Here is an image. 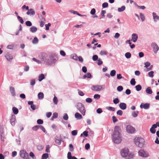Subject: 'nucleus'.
<instances>
[{
    "mask_svg": "<svg viewBox=\"0 0 159 159\" xmlns=\"http://www.w3.org/2000/svg\"><path fill=\"white\" fill-rule=\"evenodd\" d=\"M120 127L119 126H116L112 135L113 141L116 143H120L122 140L119 130Z\"/></svg>",
    "mask_w": 159,
    "mask_h": 159,
    "instance_id": "nucleus-1",
    "label": "nucleus"
},
{
    "mask_svg": "<svg viewBox=\"0 0 159 159\" xmlns=\"http://www.w3.org/2000/svg\"><path fill=\"white\" fill-rule=\"evenodd\" d=\"M120 155L123 158L127 157L126 159H130L133 158L134 155L132 153H129V151L127 148H124L122 149L120 151Z\"/></svg>",
    "mask_w": 159,
    "mask_h": 159,
    "instance_id": "nucleus-2",
    "label": "nucleus"
},
{
    "mask_svg": "<svg viewBox=\"0 0 159 159\" xmlns=\"http://www.w3.org/2000/svg\"><path fill=\"white\" fill-rule=\"evenodd\" d=\"M134 141L136 145L140 148H142L144 145V140L142 138H136L134 139Z\"/></svg>",
    "mask_w": 159,
    "mask_h": 159,
    "instance_id": "nucleus-3",
    "label": "nucleus"
},
{
    "mask_svg": "<svg viewBox=\"0 0 159 159\" xmlns=\"http://www.w3.org/2000/svg\"><path fill=\"white\" fill-rule=\"evenodd\" d=\"M76 107L83 116L85 115L86 110L84 105L82 103H78L76 105Z\"/></svg>",
    "mask_w": 159,
    "mask_h": 159,
    "instance_id": "nucleus-4",
    "label": "nucleus"
},
{
    "mask_svg": "<svg viewBox=\"0 0 159 159\" xmlns=\"http://www.w3.org/2000/svg\"><path fill=\"white\" fill-rule=\"evenodd\" d=\"M51 55H48V54L43 53L41 57V59L45 63L48 65L49 63V59L50 58Z\"/></svg>",
    "mask_w": 159,
    "mask_h": 159,
    "instance_id": "nucleus-5",
    "label": "nucleus"
},
{
    "mask_svg": "<svg viewBox=\"0 0 159 159\" xmlns=\"http://www.w3.org/2000/svg\"><path fill=\"white\" fill-rule=\"evenodd\" d=\"M105 88L104 85H94L92 87V90L93 91H98L104 89Z\"/></svg>",
    "mask_w": 159,
    "mask_h": 159,
    "instance_id": "nucleus-6",
    "label": "nucleus"
},
{
    "mask_svg": "<svg viewBox=\"0 0 159 159\" xmlns=\"http://www.w3.org/2000/svg\"><path fill=\"white\" fill-rule=\"evenodd\" d=\"M20 155L21 157L24 159H29V154L25 150H22L20 152Z\"/></svg>",
    "mask_w": 159,
    "mask_h": 159,
    "instance_id": "nucleus-7",
    "label": "nucleus"
},
{
    "mask_svg": "<svg viewBox=\"0 0 159 159\" xmlns=\"http://www.w3.org/2000/svg\"><path fill=\"white\" fill-rule=\"evenodd\" d=\"M126 130L127 132L129 134H133L135 131L134 127L130 125H128L126 127Z\"/></svg>",
    "mask_w": 159,
    "mask_h": 159,
    "instance_id": "nucleus-8",
    "label": "nucleus"
},
{
    "mask_svg": "<svg viewBox=\"0 0 159 159\" xmlns=\"http://www.w3.org/2000/svg\"><path fill=\"white\" fill-rule=\"evenodd\" d=\"M138 153L139 156L143 157H148V154L147 152L143 149L139 150Z\"/></svg>",
    "mask_w": 159,
    "mask_h": 159,
    "instance_id": "nucleus-9",
    "label": "nucleus"
},
{
    "mask_svg": "<svg viewBox=\"0 0 159 159\" xmlns=\"http://www.w3.org/2000/svg\"><path fill=\"white\" fill-rule=\"evenodd\" d=\"M151 46L153 48L154 53L156 54L159 49V47L155 43H152L151 44Z\"/></svg>",
    "mask_w": 159,
    "mask_h": 159,
    "instance_id": "nucleus-10",
    "label": "nucleus"
},
{
    "mask_svg": "<svg viewBox=\"0 0 159 159\" xmlns=\"http://www.w3.org/2000/svg\"><path fill=\"white\" fill-rule=\"evenodd\" d=\"M150 104L149 103H142L140 106L141 108H144L145 109H148L149 108Z\"/></svg>",
    "mask_w": 159,
    "mask_h": 159,
    "instance_id": "nucleus-11",
    "label": "nucleus"
},
{
    "mask_svg": "<svg viewBox=\"0 0 159 159\" xmlns=\"http://www.w3.org/2000/svg\"><path fill=\"white\" fill-rule=\"evenodd\" d=\"M16 121V117L14 115H12L11 118L10 119V122L12 125L14 126L15 125Z\"/></svg>",
    "mask_w": 159,
    "mask_h": 159,
    "instance_id": "nucleus-12",
    "label": "nucleus"
},
{
    "mask_svg": "<svg viewBox=\"0 0 159 159\" xmlns=\"http://www.w3.org/2000/svg\"><path fill=\"white\" fill-rule=\"evenodd\" d=\"M50 58L49 62L50 63H48V65H52L53 64H54L56 61V59L54 58L51 55V57Z\"/></svg>",
    "mask_w": 159,
    "mask_h": 159,
    "instance_id": "nucleus-13",
    "label": "nucleus"
},
{
    "mask_svg": "<svg viewBox=\"0 0 159 159\" xmlns=\"http://www.w3.org/2000/svg\"><path fill=\"white\" fill-rule=\"evenodd\" d=\"M5 56L7 60L9 61H11L13 59V57L11 54L9 52L7 53L5 55Z\"/></svg>",
    "mask_w": 159,
    "mask_h": 159,
    "instance_id": "nucleus-14",
    "label": "nucleus"
},
{
    "mask_svg": "<svg viewBox=\"0 0 159 159\" xmlns=\"http://www.w3.org/2000/svg\"><path fill=\"white\" fill-rule=\"evenodd\" d=\"M119 106L120 108L123 110H125L126 108V104L124 102H121L120 103Z\"/></svg>",
    "mask_w": 159,
    "mask_h": 159,
    "instance_id": "nucleus-15",
    "label": "nucleus"
},
{
    "mask_svg": "<svg viewBox=\"0 0 159 159\" xmlns=\"http://www.w3.org/2000/svg\"><path fill=\"white\" fill-rule=\"evenodd\" d=\"M45 20L44 18L43 17H41V18L39 20V22L40 23V25L41 27H43L45 24Z\"/></svg>",
    "mask_w": 159,
    "mask_h": 159,
    "instance_id": "nucleus-16",
    "label": "nucleus"
},
{
    "mask_svg": "<svg viewBox=\"0 0 159 159\" xmlns=\"http://www.w3.org/2000/svg\"><path fill=\"white\" fill-rule=\"evenodd\" d=\"M28 11L26 12V14L27 15H34L35 14V12L33 10V9H30L28 10Z\"/></svg>",
    "mask_w": 159,
    "mask_h": 159,
    "instance_id": "nucleus-17",
    "label": "nucleus"
},
{
    "mask_svg": "<svg viewBox=\"0 0 159 159\" xmlns=\"http://www.w3.org/2000/svg\"><path fill=\"white\" fill-rule=\"evenodd\" d=\"M75 117L77 120H80L82 118V116L80 113L78 112H76L75 115Z\"/></svg>",
    "mask_w": 159,
    "mask_h": 159,
    "instance_id": "nucleus-18",
    "label": "nucleus"
},
{
    "mask_svg": "<svg viewBox=\"0 0 159 159\" xmlns=\"http://www.w3.org/2000/svg\"><path fill=\"white\" fill-rule=\"evenodd\" d=\"M92 76L90 73H87V74L84 75L83 76V79H85L86 78H92Z\"/></svg>",
    "mask_w": 159,
    "mask_h": 159,
    "instance_id": "nucleus-19",
    "label": "nucleus"
},
{
    "mask_svg": "<svg viewBox=\"0 0 159 159\" xmlns=\"http://www.w3.org/2000/svg\"><path fill=\"white\" fill-rule=\"evenodd\" d=\"M10 91L11 94V95L14 96L15 95V92L14 88L12 87H11L10 88Z\"/></svg>",
    "mask_w": 159,
    "mask_h": 159,
    "instance_id": "nucleus-20",
    "label": "nucleus"
},
{
    "mask_svg": "<svg viewBox=\"0 0 159 159\" xmlns=\"http://www.w3.org/2000/svg\"><path fill=\"white\" fill-rule=\"evenodd\" d=\"M146 92L148 94H151L152 93V90L150 87H148L146 89Z\"/></svg>",
    "mask_w": 159,
    "mask_h": 159,
    "instance_id": "nucleus-21",
    "label": "nucleus"
},
{
    "mask_svg": "<svg viewBox=\"0 0 159 159\" xmlns=\"http://www.w3.org/2000/svg\"><path fill=\"white\" fill-rule=\"evenodd\" d=\"M152 14L153 19L155 21H157L158 20H159V16L156 15V13L153 12Z\"/></svg>",
    "mask_w": 159,
    "mask_h": 159,
    "instance_id": "nucleus-22",
    "label": "nucleus"
},
{
    "mask_svg": "<svg viewBox=\"0 0 159 159\" xmlns=\"http://www.w3.org/2000/svg\"><path fill=\"white\" fill-rule=\"evenodd\" d=\"M70 56L71 58H72L75 61H77L78 60V57L76 54H72Z\"/></svg>",
    "mask_w": 159,
    "mask_h": 159,
    "instance_id": "nucleus-23",
    "label": "nucleus"
},
{
    "mask_svg": "<svg viewBox=\"0 0 159 159\" xmlns=\"http://www.w3.org/2000/svg\"><path fill=\"white\" fill-rule=\"evenodd\" d=\"M12 110L13 112V113L14 114L16 115L18 114V108H17L14 107H12Z\"/></svg>",
    "mask_w": 159,
    "mask_h": 159,
    "instance_id": "nucleus-24",
    "label": "nucleus"
},
{
    "mask_svg": "<svg viewBox=\"0 0 159 159\" xmlns=\"http://www.w3.org/2000/svg\"><path fill=\"white\" fill-rule=\"evenodd\" d=\"M45 78V76L43 74H41L40 75L39 77V82L42 81V80Z\"/></svg>",
    "mask_w": 159,
    "mask_h": 159,
    "instance_id": "nucleus-25",
    "label": "nucleus"
},
{
    "mask_svg": "<svg viewBox=\"0 0 159 159\" xmlns=\"http://www.w3.org/2000/svg\"><path fill=\"white\" fill-rule=\"evenodd\" d=\"M38 125L39 129H40L45 134H46L47 133V132L46 131L45 129L42 125Z\"/></svg>",
    "mask_w": 159,
    "mask_h": 159,
    "instance_id": "nucleus-26",
    "label": "nucleus"
},
{
    "mask_svg": "<svg viewBox=\"0 0 159 159\" xmlns=\"http://www.w3.org/2000/svg\"><path fill=\"white\" fill-rule=\"evenodd\" d=\"M38 98L39 99H42L44 98V94L43 93L40 92L38 94Z\"/></svg>",
    "mask_w": 159,
    "mask_h": 159,
    "instance_id": "nucleus-27",
    "label": "nucleus"
},
{
    "mask_svg": "<svg viewBox=\"0 0 159 159\" xmlns=\"http://www.w3.org/2000/svg\"><path fill=\"white\" fill-rule=\"evenodd\" d=\"M57 138L58 137L57 136H56L55 137V142L57 144H58V145H60L61 144V139H58Z\"/></svg>",
    "mask_w": 159,
    "mask_h": 159,
    "instance_id": "nucleus-28",
    "label": "nucleus"
},
{
    "mask_svg": "<svg viewBox=\"0 0 159 159\" xmlns=\"http://www.w3.org/2000/svg\"><path fill=\"white\" fill-rule=\"evenodd\" d=\"M49 155L47 153H45L43 154L42 157V159H47Z\"/></svg>",
    "mask_w": 159,
    "mask_h": 159,
    "instance_id": "nucleus-29",
    "label": "nucleus"
},
{
    "mask_svg": "<svg viewBox=\"0 0 159 159\" xmlns=\"http://www.w3.org/2000/svg\"><path fill=\"white\" fill-rule=\"evenodd\" d=\"M135 88L137 91H139L142 89V86L140 84H138L135 86Z\"/></svg>",
    "mask_w": 159,
    "mask_h": 159,
    "instance_id": "nucleus-30",
    "label": "nucleus"
},
{
    "mask_svg": "<svg viewBox=\"0 0 159 159\" xmlns=\"http://www.w3.org/2000/svg\"><path fill=\"white\" fill-rule=\"evenodd\" d=\"M138 113L139 111H134L132 114V115L133 117L134 118L136 117L137 116Z\"/></svg>",
    "mask_w": 159,
    "mask_h": 159,
    "instance_id": "nucleus-31",
    "label": "nucleus"
},
{
    "mask_svg": "<svg viewBox=\"0 0 159 159\" xmlns=\"http://www.w3.org/2000/svg\"><path fill=\"white\" fill-rule=\"evenodd\" d=\"M116 71L115 70H111L110 73V75L112 77L115 76L116 74Z\"/></svg>",
    "mask_w": 159,
    "mask_h": 159,
    "instance_id": "nucleus-32",
    "label": "nucleus"
},
{
    "mask_svg": "<svg viewBox=\"0 0 159 159\" xmlns=\"http://www.w3.org/2000/svg\"><path fill=\"white\" fill-rule=\"evenodd\" d=\"M37 28L35 26H32L30 28V30L33 33L35 32L37 30Z\"/></svg>",
    "mask_w": 159,
    "mask_h": 159,
    "instance_id": "nucleus-33",
    "label": "nucleus"
},
{
    "mask_svg": "<svg viewBox=\"0 0 159 159\" xmlns=\"http://www.w3.org/2000/svg\"><path fill=\"white\" fill-rule=\"evenodd\" d=\"M125 56L127 58L129 59L131 57V55L130 52H127L125 54Z\"/></svg>",
    "mask_w": 159,
    "mask_h": 159,
    "instance_id": "nucleus-34",
    "label": "nucleus"
},
{
    "mask_svg": "<svg viewBox=\"0 0 159 159\" xmlns=\"http://www.w3.org/2000/svg\"><path fill=\"white\" fill-rule=\"evenodd\" d=\"M138 38V35L136 34H132V39L133 40H137Z\"/></svg>",
    "mask_w": 159,
    "mask_h": 159,
    "instance_id": "nucleus-35",
    "label": "nucleus"
},
{
    "mask_svg": "<svg viewBox=\"0 0 159 159\" xmlns=\"http://www.w3.org/2000/svg\"><path fill=\"white\" fill-rule=\"evenodd\" d=\"M106 109L108 110L111 111H114L115 110V108L111 107H107Z\"/></svg>",
    "mask_w": 159,
    "mask_h": 159,
    "instance_id": "nucleus-36",
    "label": "nucleus"
},
{
    "mask_svg": "<svg viewBox=\"0 0 159 159\" xmlns=\"http://www.w3.org/2000/svg\"><path fill=\"white\" fill-rule=\"evenodd\" d=\"M130 84L132 85H134L136 84V81L134 78H132L130 81Z\"/></svg>",
    "mask_w": 159,
    "mask_h": 159,
    "instance_id": "nucleus-37",
    "label": "nucleus"
},
{
    "mask_svg": "<svg viewBox=\"0 0 159 159\" xmlns=\"http://www.w3.org/2000/svg\"><path fill=\"white\" fill-rule=\"evenodd\" d=\"M125 6H122L120 8H118V11L119 12H121L124 11L125 9Z\"/></svg>",
    "mask_w": 159,
    "mask_h": 159,
    "instance_id": "nucleus-38",
    "label": "nucleus"
},
{
    "mask_svg": "<svg viewBox=\"0 0 159 159\" xmlns=\"http://www.w3.org/2000/svg\"><path fill=\"white\" fill-rule=\"evenodd\" d=\"M154 71H151L150 72H149L148 73V75L150 77L152 78L153 77L154 75H153L154 73Z\"/></svg>",
    "mask_w": 159,
    "mask_h": 159,
    "instance_id": "nucleus-39",
    "label": "nucleus"
},
{
    "mask_svg": "<svg viewBox=\"0 0 159 159\" xmlns=\"http://www.w3.org/2000/svg\"><path fill=\"white\" fill-rule=\"evenodd\" d=\"M144 64L145 65L144 67H146V68H148V67L151 66L150 63L148 61L145 62Z\"/></svg>",
    "mask_w": 159,
    "mask_h": 159,
    "instance_id": "nucleus-40",
    "label": "nucleus"
},
{
    "mask_svg": "<svg viewBox=\"0 0 159 159\" xmlns=\"http://www.w3.org/2000/svg\"><path fill=\"white\" fill-rule=\"evenodd\" d=\"M117 89L118 91L119 92H121L123 89V87L121 86H119L117 87Z\"/></svg>",
    "mask_w": 159,
    "mask_h": 159,
    "instance_id": "nucleus-41",
    "label": "nucleus"
},
{
    "mask_svg": "<svg viewBox=\"0 0 159 159\" xmlns=\"http://www.w3.org/2000/svg\"><path fill=\"white\" fill-rule=\"evenodd\" d=\"M17 19L18 20H19V21L21 23L23 24L24 23V20L22 19V18L21 17H20L19 16H18Z\"/></svg>",
    "mask_w": 159,
    "mask_h": 159,
    "instance_id": "nucleus-42",
    "label": "nucleus"
},
{
    "mask_svg": "<svg viewBox=\"0 0 159 159\" xmlns=\"http://www.w3.org/2000/svg\"><path fill=\"white\" fill-rule=\"evenodd\" d=\"M58 100L57 97L55 96L53 99V101L54 104H57L58 102Z\"/></svg>",
    "mask_w": 159,
    "mask_h": 159,
    "instance_id": "nucleus-43",
    "label": "nucleus"
},
{
    "mask_svg": "<svg viewBox=\"0 0 159 159\" xmlns=\"http://www.w3.org/2000/svg\"><path fill=\"white\" fill-rule=\"evenodd\" d=\"M78 131L77 130H74L72 131L71 134L73 136H75L77 134Z\"/></svg>",
    "mask_w": 159,
    "mask_h": 159,
    "instance_id": "nucleus-44",
    "label": "nucleus"
},
{
    "mask_svg": "<svg viewBox=\"0 0 159 159\" xmlns=\"http://www.w3.org/2000/svg\"><path fill=\"white\" fill-rule=\"evenodd\" d=\"M35 80L34 79L31 80L30 81V84L31 85L33 86L35 84Z\"/></svg>",
    "mask_w": 159,
    "mask_h": 159,
    "instance_id": "nucleus-45",
    "label": "nucleus"
},
{
    "mask_svg": "<svg viewBox=\"0 0 159 159\" xmlns=\"http://www.w3.org/2000/svg\"><path fill=\"white\" fill-rule=\"evenodd\" d=\"M37 122V124L39 125L42 124L43 122V120L40 119H38Z\"/></svg>",
    "mask_w": 159,
    "mask_h": 159,
    "instance_id": "nucleus-46",
    "label": "nucleus"
},
{
    "mask_svg": "<svg viewBox=\"0 0 159 159\" xmlns=\"http://www.w3.org/2000/svg\"><path fill=\"white\" fill-rule=\"evenodd\" d=\"M100 97V95L98 94H96L94 95L93 98L96 99H98Z\"/></svg>",
    "mask_w": 159,
    "mask_h": 159,
    "instance_id": "nucleus-47",
    "label": "nucleus"
},
{
    "mask_svg": "<svg viewBox=\"0 0 159 159\" xmlns=\"http://www.w3.org/2000/svg\"><path fill=\"white\" fill-rule=\"evenodd\" d=\"M69 150L71 152H73L74 151L73 146L71 144L69 145Z\"/></svg>",
    "mask_w": 159,
    "mask_h": 159,
    "instance_id": "nucleus-48",
    "label": "nucleus"
},
{
    "mask_svg": "<svg viewBox=\"0 0 159 159\" xmlns=\"http://www.w3.org/2000/svg\"><path fill=\"white\" fill-rule=\"evenodd\" d=\"M85 101L88 103H91L92 102V99L90 98H88L85 99Z\"/></svg>",
    "mask_w": 159,
    "mask_h": 159,
    "instance_id": "nucleus-49",
    "label": "nucleus"
},
{
    "mask_svg": "<svg viewBox=\"0 0 159 159\" xmlns=\"http://www.w3.org/2000/svg\"><path fill=\"white\" fill-rule=\"evenodd\" d=\"M92 59L94 61H96L98 60V56L96 55H94L93 56Z\"/></svg>",
    "mask_w": 159,
    "mask_h": 159,
    "instance_id": "nucleus-50",
    "label": "nucleus"
},
{
    "mask_svg": "<svg viewBox=\"0 0 159 159\" xmlns=\"http://www.w3.org/2000/svg\"><path fill=\"white\" fill-rule=\"evenodd\" d=\"M114 103L115 104H117L119 102V100L117 98H116L113 100Z\"/></svg>",
    "mask_w": 159,
    "mask_h": 159,
    "instance_id": "nucleus-51",
    "label": "nucleus"
},
{
    "mask_svg": "<svg viewBox=\"0 0 159 159\" xmlns=\"http://www.w3.org/2000/svg\"><path fill=\"white\" fill-rule=\"evenodd\" d=\"M82 70L83 72L86 73L87 72V67L85 66H84L82 67Z\"/></svg>",
    "mask_w": 159,
    "mask_h": 159,
    "instance_id": "nucleus-52",
    "label": "nucleus"
},
{
    "mask_svg": "<svg viewBox=\"0 0 159 159\" xmlns=\"http://www.w3.org/2000/svg\"><path fill=\"white\" fill-rule=\"evenodd\" d=\"M90 148V145L89 143H86L85 146V148L87 150H88Z\"/></svg>",
    "mask_w": 159,
    "mask_h": 159,
    "instance_id": "nucleus-53",
    "label": "nucleus"
},
{
    "mask_svg": "<svg viewBox=\"0 0 159 159\" xmlns=\"http://www.w3.org/2000/svg\"><path fill=\"white\" fill-rule=\"evenodd\" d=\"M51 25V24L50 23H48L47 24H46L45 26L46 27V30H49V27Z\"/></svg>",
    "mask_w": 159,
    "mask_h": 159,
    "instance_id": "nucleus-54",
    "label": "nucleus"
},
{
    "mask_svg": "<svg viewBox=\"0 0 159 159\" xmlns=\"http://www.w3.org/2000/svg\"><path fill=\"white\" fill-rule=\"evenodd\" d=\"M26 25L28 26H30L32 25V24L31 22L30 21H27L25 22Z\"/></svg>",
    "mask_w": 159,
    "mask_h": 159,
    "instance_id": "nucleus-55",
    "label": "nucleus"
},
{
    "mask_svg": "<svg viewBox=\"0 0 159 159\" xmlns=\"http://www.w3.org/2000/svg\"><path fill=\"white\" fill-rule=\"evenodd\" d=\"M32 60L33 61L36 62L38 64H40L41 63V62L40 61L38 60L35 58H32Z\"/></svg>",
    "mask_w": 159,
    "mask_h": 159,
    "instance_id": "nucleus-56",
    "label": "nucleus"
},
{
    "mask_svg": "<svg viewBox=\"0 0 159 159\" xmlns=\"http://www.w3.org/2000/svg\"><path fill=\"white\" fill-rule=\"evenodd\" d=\"M63 119L65 120H67L68 119V116L66 113H65L63 116Z\"/></svg>",
    "mask_w": 159,
    "mask_h": 159,
    "instance_id": "nucleus-57",
    "label": "nucleus"
},
{
    "mask_svg": "<svg viewBox=\"0 0 159 159\" xmlns=\"http://www.w3.org/2000/svg\"><path fill=\"white\" fill-rule=\"evenodd\" d=\"M150 132L153 134H155L156 132L155 129L153 128V127H151V128H150Z\"/></svg>",
    "mask_w": 159,
    "mask_h": 159,
    "instance_id": "nucleus-58",
    "label": "nucleus"
},
{
    "mask_svg": "<svg viewBox=\"0 0 159 159\" xmlns=\"http://www.w3.org/2000/svg\"><path fill=\"white\" fill-rule=\"evenodd\" d=\"M30 157H32L33 159H35L36 158V157H35L34 153L32 152H30Z\"/></svg>",
    "mask_w": 159,
    "mask_h": 159,
    "instance_id": "nucleus-59",
    "label": "nucleus"
},
{
    "mask_svg": "<svg viewBox=\"0 0 159 159\" xmlns=\"http://www.w3.org/2000/svg\"><path fill=\"white\" fill-rule=\"evenodd\" d=\"M107 52L106 51H101L100 52V54L101 55H106Z\"/></svg>",
    "mask_w": 159,
    "mask_h": 159,
    "instance_id": "nucleus-60",
    "label": "nucleus"
},
{
    "mask_svg": "<svg viewBox=\"0 0 159 159\" xmlns=\"http://www.w3.org/2000/svg\"><path fill=\"white\" fill-rule=\"evenodd\" d=\"M116 113L118 115L121 116L123 114V111L121 110H119L117 111Z\"/></svg>",
    "mask_w": 159,
    "mask_h": 159,
    "instance_id": "nucleus-61",
    "label": "nucleus"
},
{
    "mask_svg": "<svg viewBox=\"0 0 159 159\" xmlns=\"http://www.w3.org/2000/svg\"><path fill=\"white\" fill-rule=\"evenodd\" d=\"M14 47V46L13 44H11V45H8L7 46V48L10 49H13Z\"/></svg>",
    "mask_w": 159,
    "mask_h": 159,
    "instance_id": "nucleus-62",
    "label": "nucleus"
},
{
    "mask_svg": "<svg viewBox=\"0 0 159 159\" xmlns=\"http://www.w3.org/2000/svg\"><path fill=\"white\" fill-rule=\"evenodd\" d=\"M140 18L142 21H144L145 19V16L142 13H140Z\"/></svg>",
    "mask_w": 159,
    "mask_h": 159,
    "instance_id": "nucleus-63",
    "label": "nucleus"
},
{
    "mask_svg": "<svg viewBox=\"0 0 159 159\" xmlns=\"http://www.w3.org/2000/svg\"><path fill=\"white\" fill-rule=\"evenodd\" d=\"M112 119L113 123H115L118 121V120L115 116H113L112 117Z\"/></svg>",
    "mask_w": 159,
    "mask_h": 159,
    "instance_id": "nucleus-64",
    "label": "nucleus"
}]
</instances>
